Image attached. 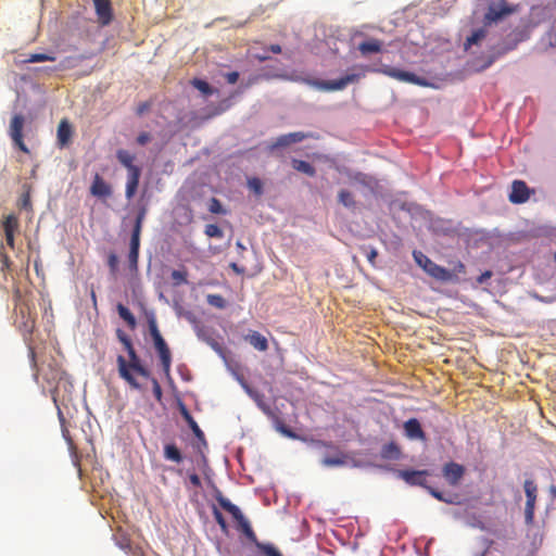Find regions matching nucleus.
<instances>
[{
    "label": "nucleus",
    "instance_id": "f257e3e1",
    "mask_svg": "<svg viewBox=\"0 0 556 556\" xmlns=\"http://www.w3.org/2000/svg\"><path fill=\"white\" fill-rule=\"evenodd\" d=\"M116 337L128 354V359L123 355H118L116 358L118 376L132 389L140 390L141 386L135 378V374L143 378H150V370L142 364L128 334L122 329H117Z\"/></svg>",
    "mask_w": 556,
    "mask_h": 556
},
{
    "label": "nucleus",
    "instance_id": "f03ea898",
    "mask_svg": "<svg viewBox=\"0 0 556 556\" xmlns=\"http://www.w3.org/2000/svg\"><path fill=\"white\" fill-rule=\"evenodd\" d=\"M116 157L118 162L127 169V182L125 195L128 200H130L137 192L139 187L140 177H141V168L134 164L135 155L129 151L119 149L116 152Z\"/></svg>",
    "mask_w": 556,
    "mask_h": 556
},
{
    "label": "nucleus",
    "instance_id": "7ed1b4c3",
    "mask_svg": "<svg viewBox=\"0 0 556 556\" xmlns=\"http://www.w3.org/2000/svg\"><path fill=\"white\" fill-rule=\"evenodd\" d=\"M148 327L154 348L159 354L162 369L166 376H169L172 366V353L159 330L157 321L153 314L148 316Z\"/></svg>",
    "mask_w": 556,
    "mask_h": 556
},
{
    "label": "nucleus",
    "instance_id": "20e7f679",
    "mask_svg": "<svg viewBox=\"0 0 556 556\" xmlns=\"http://www.w3.org/2000/svg\"><path fill=\"white\" fill-rule=\"evenodd\" d=\"M367 71H370L368 66H354L351 73L345 74L339 79L331 80H318L315 83L318 89L324 91H338L345 89L350 84L358 83L363 78Z\"/></svg>",
    "mask_w": 556,
    "mask_h": 556
},
{
    "label": "nucleus",
    "instance_id": "39448f33",
    "mask_svg": "<svg viewBox=\"0 0 556 556\" xmlns=\"http://www.w3.org/2000/svg\"><path fill=\"white\" fill-rule=\"evenodd\" d=\"M430 494L446 504L464 505L471 504L473 497L469 494L467 489H428Z\"/></svg>",
    "mask_w": 556,
    "mask_h": 556
},
{
    "label": "nucleus",
    "instance_id": "423d86ee",
    "mask_svg": "<svg viewBox=\"0 0 556 556\" xmlns=\"http://www.w3.org/2000/svg\"><path fill=\"white\" fill-rule=\"evenodd\" d=\"M413 256L417 265L420 266L432 278L439 281H451L453 279V273L435 264L421 251H414Z\"/></svg>",
    "mask_w": 556,
    "mask_h": 556
},
{
    "label": "nucleus",
    "instance_id": "0eeeda50",
    "mask_svg": "<svg viewBox=\"0 0 556 556\" xmlns=\"http://www.w3.org/2000/svg\"><path fill=\"white\" fill-rule=\"evenodd\" d=\"M375 71L382 73L383 75L391 77L393 79H396L399 81L414 84V85L422 86V87L429 86V83L425 78L419 77L412 72L403 71V70H400L396 67L386 65L382 68L375 70Z\"/></svg>",
    "mask_w": 556,
    "mask_h": 556
},
{
    "label": "nucleus",
    "instance_id": "6e6552de",
    "mask_svg": "<svg viewBox=\"0 0 556 556\" xmlns=\"http://www.w3.org/2000/svg\"><path fill=\"white\" fill-rule=\"evenodd\" d=\"M24 122H25V119H24L23 115H21V114L14 115L10 123L9 134H10V137H11L12 141L14 142V144L22 152L28 154L29 149L27 148V146L24 143V140H23Z\"/></svg>",
    "mask_w": 556,
    "mask_h": 556
},
{
    "label": "nucleus",
    "instance_id": "1a4fd4ad",
    "mask_svg": "<svg viewBox=\"0 0 556 556\" xmlns=\"http://www.w3.org/2000/svg\"><path fill=\"white\" fill-rule=\"evenodd\" d=\"M97 22L101 26H108L114 18V12L111 0H92Z\"/></svg>",
    "mask_w": 556,
    "mask_h": 556
},
{
    "label": "nucleus",
    "instance_id": "9d476101",
    "mask_svg": "<svg viewBox=\"0 0 556 556\" xmlns=\"http://www.w3.org/2000/svg\"><path fill=\"white\" fill-rule=\"evenodd\" d=\"M240 382L248 395L256 403L257 407L268 417H274L275 414L269 404L266 403L264 394L250 387L245 381L241 380Z\"/></svg>",
    "mask_w": 556,
    "mask_h": 556
},
{
    "label": "nucleus",
    "instance_id": "9b49d317",
    "mask_svg": "<svg viewBox=\"0 0 556 556\" xmlns=\"http://www.w3.org/2000/svg\"><path fill=\"white\" fill-rule=\"evenodd\" d=\"M530 189L527 184L522 180H514L511 184V192L509 194V201L514 204H521L529 200Z\"/></svg>",
    "mask_w": 556,
    "mask_h": 556
},
{
    "label": "nucleus",
    "instance_id": "f8f14e48",
    "mask_svg": "<svg viewBox=\"0 0 556 556\" xmlns=\"http://www.w3.org/2000/svg\"><path fill=\"white\" fill-rule=\"evenodd\" d=\"M399 477H401L407 484L426 486V479L429 476L428 470H399Z\"/></svg>",
    "mask_w": 556,
    "mask_h": 556
},
{
    "label": "nucleus",
    "instance_id": "ddd939ff",
    "mask_svg": "<svg viewBox=\"0 0 556 556\" xmlns=\"http://www.w3.org/2000/svg\"><path fill=\"white\" fill-rule=\"evenodd\" d=\"M147 215V208L142 206L136 217L135 226L132 229L131 238H130V248L129 251L139 252L140 248V233L142 229V223Z\"/></svg>",
    "mask_w": 556,
    "mask_h": 556
},
{
    "label": "nucleus",
    "instance_id": "4468645a",
    "mask_svg": "<svg viewBox=\"0 0 556 556\" xmlns=\"http://www.w3.org/2000/svg\"><path fill=\"white\" fill-rule=\"evenodd\" d=\"M404 434L409 440H419L425 442L427 440L426 433L424 432L421 425L418 419L410 418L403 425Z\"/></svg>",
    "mask_w": 556,
    "mask_h": 556
},
{
    "label": "nucleus",
    "instance_id": "2eb2a0df",
    "mask_svg": "<svg viewBox=\"0 0 556 556\" xmlns=\"http://www.w3.org/2000/svg\"><path fill=\"white\" fill-rule=\"evenodd\" d=\"M312 137H313L312 134H306V132H302V131H295V132H289L286 135H281L276 139L275 143L271 146V149L288 147L290 144L301 142V141H303L307 138H312Z\"/></svg>",
    "mask_w": 556,
    "mask_h": 556
},
{
    "label": "nucleus",
    "instance_id": "dca6fc26",
    "mask_svg": "<svg viewBox=\"0 0 556 556\" xmlns=\"http://www.w3.org/2000/svg\"><path fill=\"white\" fill-rule=\"evenodd\" d=\"M90 193L97 198H109L112 194V187L100 176V174L96 173L90 187Z\"/></svg>",
    "mask_w": 556,
    "mask_h": 556
},
{
    "label": "nucleus",
    "instance_id": "f3484780",
    "mask_svg": "<svg viewBox=\"0 0 556 556\" xmlns=\"http://www.w3.org/2000/svg\"><path fill=\"white\" fill-rule=\"evenodd\" d=\"M464 472H465L464 466H462L457 463H454V462H450V463L445 464L443 467V476L445 477L447 482L451 484H456L460 480V478L464 476Z\"/></svg>",
    "mask_w": 556,
    "mask_h": 556
},
{
    "label": "nucleus",
    "instance_id": "a211bd4d",
    "mask_svg": "<svg viewBox=\"0 0 556 556\" xmlns=\"http://www.w3.org/2000/svg\"><path fill=\"white\" fill-rule=\"evenodd\" d=\"M73 129L67 119H62L58 126L56 140L60 148L67 147L71 142Z\"/></svg>",
    "mask_w": 556,
    "mask_h": 556
},
{
    "label": "nucleus",
    "instance_id": "6ab92c4d",
    "mask_svg": "<svg viewBox=\"0 0 556 556\" xmlns=\"http://www.w3.org/2000/svg\"><path fill=\"white\" fill-rule=\"evenodd\" d=\"M383 43L381 40L376 38H370L361 42L357 47L358 51L363 56H368L372 53H380L382 51Z\"/></svg>",
    "mask_w": 556,
    "mask_h": 556
},
{
    "label": "nucleus",
    "instance_id": "aec40b11",
    "mask_svg": "<svg viewBox=\"0 0 556 556\" xmlns=\"http://www.w3.org/2000/svg\"><path fill=\"white\" fill-rule=\"evenodd\" d=\"M244 340L260 352H265L268 350V341L266 337L261 334L258 331H250L247 336H244Z\"/></svg>",
    "mask_w": 556,
    "mask_h": 556
},
{
    "label": "nucleus",
    "instance_id": "412c9836",
    "mask_svg": "<svg viewBox=\"0 0 556 556\" xmlns=\"http://www.w3.org/2000/svg\"><path fill=\"white\" fill-rule=\"evenodd\" d=\"M526 490V508H525V519L527 523H531L533 521L534 516V505L536 501V491L538 489H525Z\"/></svg>",
    "mask_w": 556,
    "mask_h": 556
},
{
    "label": "nucleus",
    "instance_id": "4be33fe9",
    "mask_svg": "<svg viewBox=\"0 0 556 556\" xmlns=\"http://www.w3.org/2000/svg\"><path fill=\"white\" fill-rule=\"evenodd\" d=\"M179 412H180L182 418L186 420V422L190 427V429L192 430V432L194 433V435L202 440L204 438L203 431L200 429L199 425L193 419L190 412L188 410V408L186 407V405L182 402L179 403Z\"/></svg>",
    "mask_w": 556,
    "mask_h": 556
},
{
    "label": "nucleus",
    "instance_id": "5701e85b",
    "mask_svg": "<svg viewBox=\"0 0 556 556\" xmlns=\"http://www.w3.org/2000/svg\"><path fill=\"white\" fill-rule=\"evenodd\" d=\"M215 498L220 507L228 511L233 517V519L241 517L242 513L239 507L232 504L227 497H225L218 489L216 490Z\"/></svg>",
    "mask_w": 556,
    "mask_h": 556
},
{
    "label": "nucleus",
    "instance_id": "b1692460",
    "mask_svg": "<svg viewBox=\"0 0 556 556\" xmlns=\"http://www.w3.org/2000/svg\"><path fill=\"white\" fill-rule=\"evenodd\" d=\"M78 60H81V58H78ZM77 63V58H73V56H68V58H65L60 64L59 66H54V67H39V68H36V72H42L47 75H50L56 71H63V70H68V68H73Z\"/></svg>",
    "mask_w": 556,
    "mask_h": 556
},
{
    "label": "nucleus",
    "instance_id": "393cba45",
    "mask_svg": "<svg viewBox=\"0 0 556 556\" xmlns=\"http://www.w3.org/2000/svg\"><path fill=\"white\" fill-rule=\"evenodd\" d=\"M238 522L239 530L244 536L254 545L258 542L255 532L253 531L249 520L241 514V517L235 518Z\"/></svg>",
    "mask_w": 556,
    "mask_h": 556
},
{
    "label": "nucleus",
    "instance_id": "a878e982",
    "mask_svg": "<svg viewBox=\"0 0 556 556\" xmlns=\"http://www.w3.org/2000/svg\"><path fill=\"white\" fill-rule=\"evenodd\" d=\"M401 448L395 442H389L381 447L380 456L383 459L396 460L401 457Z\"/></svg>",
    "mask_w": 556,
    "mask_h": 556
},
{
    "label": "nucleus",
    "instance_id": "bb28decb",
    "mask_svg": "<svg viewBox=\"0 0 556 556\" xmlns=\"http://www.w3.org/2000/svg\"><path fill=\"white\" fill-rule=\"evenodd\" d=\"M291 165L295 170L303 173L309 177H314L316 175L315 167L306 161L292 159Z\"/></svg>",
    "mask_w": 556,
    "mask_h": 556
},
{
    "label": "nucleus",
    "instance_id": "cd10ccee",
    "mask_svg": "<svg viewBox=\"0 0 556 556\" xmlns=\"http://www.w3.org/2000/svg\"><path fill=\"white\" fill-rule=\"evenodd\" d=\"M59 418H60V421H61V427H62V435L63 438L65 439L67 445H68V450L71 451L72 455H74L76 457V454H77V447L70 434V431L68 429L66 428L65 426V418L62 414V412L59 409Z\"/></svg>",
    "mask_w": 556,
    "mask_h": 556
},
{
    "label": "nucleus",
    "instance_id": "c85d7f7f",
    "mask_svg": "<svg viewBox=\"0 0 556 556\" xmlns=\"http://www.w3.org/2000/svg\"><path fill=\"white\" fill-rule=\"evenodd\" d=\"M338 201L348 208L354 210L356 207V201L353 193L346 189H341L339 191Z\"/></svg>",
    "mask_w": 556,
    "mask_h": 556
},
{
    "label": "nucleus",
    "instance_id": "c756f323",
    "mask_svg": "<svg viewBox=\"0 0 556 556\" xmlns=\"http://www.w3.org/2000/svg\"><path fill=\"white\" fill-rule=\"evenodd\" d=\"M164 457L167 460L174 463H180L182 460V455L179 448L175 444H166L164 446Z\"/></svg>",
    "mask_w": 556,
    "mask_h": 556
},
{
    "label": "nucleus",
    "instance_id": "7c9ffc66",
    "mask_svg": "<svg viewBox=\"0 0 556 556\" xmlns=\"http://www.w3.org/2000/svg\"><path fill=\"white\" fill-rule=\"evenodd\" d=\"M117 312L119 317L131 328L136 327V318L134 314L123 304H117Z\"/></svg>",
    "mask_w": 556,
    "mask_h": 556
},
{
    "label": "nucleus",
    "instance_id": "2f4dec72",
    "mask_svg": "<svg viewBox=\"0 0 556 556\" xmlns=\"http://www.w3.org/2000/svg\"><path fill=\"white\" fill-rule=\"evenodd\" d=\"M271 418L274 419L275 428L277 431H279L281 434H283L290 439H299V435L292 429L287 427L280 418H278L275 415Z\"/></svg>",
    "mask_w": 556,
    "mask_h": 556
},
{
    "label": "nucleus",
    "instance_id": "473e14b6",
    "mask_svg": "<svg viewBox=\"0 0 556 556\" xmlns=\"http://www.w3.org/2000/svg\"><path fill=\"white\" fill-rule=\"evenodd\" d=\"M56 58L53 53H30L25 63L53 62Z\"/></svg>",
    "mask_w": 556,
    "mask_h": 556
},
{
    "label": "nucleus",
    "instance_id": "72a5a7b5",
    "mask_svg": "<svg viewBox=\"0 0 556 556\" xmlns=\"http://www.w3.org/2000/svg\"><path fill=\"white\" fill-rule=\"evenodd\" d=\"M486 36V30L484 28H479L472 31V34L467 38L465 42V48H469L472 45L479 43Z\"/></svg>",
    "mask_w": 556,
    "mask_h": 556
},
{
    "label": "nucleus",
    "instance_id": "f704fd0d",
    "mask_svg": "<svg viewBox=\"0 0 556 556\" xmlns=\"http://www.w3.org/2000/svg\"><path fill=\"white\" fill-rule=\"evenodd\" d=\"M255 546L264 556H282L273 544L262 543L258 541Z\"/></svg>",
    "mask_w": 556,
    "mask_h": 556
},
{
    "label": "nucleus",
    "instance_id": "c9c22d12",
    "mask_svg": "<svg viewBox=\"0 0 556 556\" xmlns=\"http://www.w3.org/2000/svg\"><path fill=\"white\" fill-rule=\"evenodd\" d=\"M255 546L264 556H282L273 544L262 543L258 541Z\"/></svg>",
    "mask_w": 556,
    "mask_h": 556
},
{
    "label": "nucleus",
    "instance_id": "e433bc0d",
    "mask_svg": "<svg viewBox=\"0 0 556 556\" xmlns=\"http://www.w3.org/2000/svg\"><path fill=\"white\" fill-rule=\"evenodd\" d=\"M20 313L22 315L23 321L20 325V328L23 329L25 332L30 333L34 330L35 327V320L29 315L26 317V308L21 307Z\"/></svg>",
    "mask_w": 556,
    "mask_h": 556
},
{
    "label": "nucleus",
    "instance_id": "4c0bfd02",
    "mask_svg": "<svg viewBox=\"0 0 556 556\" xmlns=\"http://www.w3.org/2000/svg\"><path fill=\"white\" fill-rule=\"evenodd\" d=\"M4 232H16L18 229V219L15 215L10 214L2 223Z\"/></svg>",
    "mask_w": 556,
    "mask_h": 556
},
{
    "label": "nucleus",
    "instance_id": "58836bf2",
    "mask_svg": "<svg viewBox=\"0 0 556 556\" xmlns=\"http://www.w3.org/2000/svg\"><path fill=\"white\" fill-rule=\"evenodd\" d=\"M192 86L197 88L200 92H202L204 96H211L214 93V89L211 87V85L202 79L194 78L191 81Z\"/></svg>",
    "mask_w": 556,
    "mask_h": 556
},
{
    "label": "nucleus",
    "instance_id": "ea45409f",
    "mask_svg": "<svg viewBox=\"0 0 556 556\" xmlns=\"http://www.w3.org/2000/svg\"><path fill=\"white\" fill-rule=\"evenodd\" d=\"M207 303L216 308L224 309L227 306V302L220 294H207Z\"/></svg>",
    "mask_w": 556,
    "mask_h": 556
},
{
    "label": "nucleus",
    "instance_id": "a19ab883",
    "mask_svg": "<svg viewBox=\"0 0 556 556\" xmlns=\"http://www.w3.org/2000/svg\"><path fill=\"white\" fill-rule=\"evenodd\" d=\"M501 18H503L502 13L498 12V9L495 5H491L484 16L488 24L497 22Z\"/></svg>",
    "mask_w": 556,
    "mask_h": 556
},
{
    "label": "nucleus",
    "instance_id": "79ce46f5",
    "mask_svg": "<svg viewBox=\"0 0 556 556\" xmlns=\"http://www.w3.org/2000/svg\"><path fill=\"white\" fill-rule=\"evenodd\" d=\"M204 233L210 238H223L224 232L219 226L215 224H208L205 226Z\"/></svg>",
    "mask_w": 556,
    "mask_h": 556
},
{
    "label": "nucleus",
    "instance_id": "37998d69",
    "mask_svg": "<svg viewBox=\"0 0 556 556\" xmlns=\"http://www.w3.org/2000/svg\"><path fill=\"white\" fill-rule=\"evenodd\" d=\"M248 186L256 195L263 194V182L260 178H257V177L249 178Z\"/></svg>",
    "mask_w": 556,
    "mask_h": 556
},
{
    "label": "nucleus",
    "instance_id": "c03bdc74",
    "mask_svg": "<svg viewBox=\"0 0 556 556\" xmlns=\"http://www.w3.org/2000/svg\"><path fill=\"white\" fill-rule=\"evenodd\" d=\"M0 262H1V270L7 271L11 269L12 262L10 261L9 255L5 252L4 245H0Z\"/></svg>",
    "mask_w": 556,
    "mask_h": 556
},
{
    "label": "nucleus",
    "instance_id": "a18cd8bd",
    "mask_svg": "<svg viewBox=\"0 0 556 556\" xmlns=\"http://www.w3.org/2000/svg\"><path fill=\"white\" fill-rule=\"evenodd\" d=\"M170 277L174 281V285L179 286L182 283H187V271L186 270H173Z\"/></svg>",
    "mask_w": 556,
    "mask_h": 556
},
{
    "label": "nucleus",
    "instance_id": "49530a36",
    "mask_svg": "<svg viewBox=\"0 0 556 556\" xmlns=\"http://www.w3.org/2000/svg\"><path fill=\"white\" fill-rule=\"evenodd\" d=\"M213 516H214V519L217 522V525L223 530V532L226 533L228 531L227 522H226L223 514L219 511V509L216 506H213Z\"/></svg>",
    "mask_w": 556,
    "mask_h": 556
},
{
    "label": "nucleus",
    "instance_id": "de8ad7c7",
    "mask_svg": "<svg viewBox=\"0 0 556 556\" xmlns=\"http://www.w3.org/2000/svg\"><path fill=\"white\" fill-rule=\"evenodd\" d=\"M345 464V457L344 456H334V457H325L323 459V465L327 467H334V466H341Z\"/></svg>",
    "mask_w": 556,
    "mask_h": 556
},
{
    "label": "nucleus",
    "instance_id": "09e8293b",
    "mask_svg": "<svg viewBox=\"0 0 556 556\" xmlns=\"http://www.w3.org/2000/svg\"><path fill=\"white\" fill-rule=\"evenodd\" d=\"M208 211L213 214H225V210L223 208V205L220 201L216 198H212L208 203Z\"/></svg>",
    "mask_w": 556,
    "mask_h": 556
},
{
    "label": "nucleus",
    "instance_id": "8fccbe9b",
    "mask_svg": "<svg viewBox=\"0 0 556 556\" xmlns=\"http://www.w3.org/2000/svg\"><path fill=\"white\" fill-rule=\"evenodd\" d=\"M148 379H149V380L151 381V383H152L153 394H154L155 399H156L159 402H161V401H162V396H163V392H162V388H161V386H160V383H159L157 379H156V378H154V377H152L151 375H150V378H148Z\"/></svg>",
    "mask_w": 556,
    "mask_h": 556
},
{
    "label": "nucleus",
    "instance_id": "3c124183",
    "mask_svg": "<svg viewBox=\"0 0 556 556\" xmlns=\"http://www.w3.org/2000/svg\"><path fill=\"white\" fill-rule=\"evenodd\" d=\"M138 260H139V252L129 251V253H128V263H129V269L131 271H137V269H138Z\"/></svg>",
    "mask_w": 556,
    "mask_h": 556
},
{
    "label": "nucleus",
    "instance_id": "603ef678",
    "mask_svg": "<svg viewBox=\"0 0 556 556\" xmlns=\"http://www.w3.org/2000/svg\"><path fill=\"white\" fill-rule=\"evenodd\" d=\"M495 7L498 9V12L502 13L503 17L514 12V9L505 0H501Z\"/></svg>",
    "mask_w": 556,
    "mask_h": 556
},
{
    "label": "nucleus",
    "instance_id": "864d4df0",
    "mask_svg": "<svg viewBox=\"0 0 556 556\" xmlns=\"http://www.w3.org/2000/svg\"><path fill=\"white\" fill-rule=\"evenodd\" d=\"M108 265L111 269L112 273H115L116 269H117V265H118V258L116 256V254L114 253H111L108 257Z\"/></svg>",
    "mask_w": 556,
    "mask_h": 556
},
{
    "label": "nucleus",
    "instance_id": "5fc2aeb1",
    "mask_svg": "<svg viewBox=\"0 0 556 556\" xmlns=\"http://www.w3.org/2000/svg\"><path fill=\"white\" fill-rule=\"evenodd\" d=\"M364 251H365V255H366L367 260L369 261V263L374 265L375 260L378 256L377 250L374 248H370L369 250L364 249Z\"/></svg>",
    "mask_w": 556,
    "mask_h": 556
},
{
    "label": "nucleus",
    "instance_id": "6e6d98bb",
    "mask_svg": "<svg viewBox=\"0 0 556 556\" xmlns=\"http://www.w3.org/2000/svg\"><path fill=\"white\" fill-rule=\"evenodd\" d=\"M225 78L228 84H236L239 79V73L238 72H230L225 75Z\"/></svg>",
    "mask_w": 556,
    "mask_h": 556
},
{
    "label": "nucleus",
    "instance_id": "4d7b16f0",
    "mask_svg": "<svg viewBox=\"0 0 556 556\" xmlns=\"http://www.w3.org/2000/svg\"><path fill=\"white\" fill-rule=\"evenodd\" d=\"M4 236H5V243H7V245H9L11 249H14V247H15V240H14L15 232H4Z\"/></svg>",
    "mask_w": 556,
    "mask_h": 556
},
{
    "label": "nucleus",
    "instance_id": "13d9d810",
    "mask_svg": "<svg viewBox=\"0 0 556 556\" xmlns=\"http://www.w3.org/2000/svg\"><path fill=\"white\" fill-rule=\"evenodd\" d=\"M150 139H151V137H150V135L148 132H141L137 137V142L140 146H144V144H147L150 141Z\"/></svg>",
    "mask_w": 556,
    "mask_h": 556
},
{
    "label": "nucleus",
    "instance_id": "bf43d9fd",
    "mask_svg": "<svg viewBox=\"0 0 556 556\" xmlns=\"http://www.w3.org/2000/svg\"><path fill=\"white\" fill-rule=\"evenodd\" d=\"M492 271L491 270H485L483 271L478 278H477V282L482 285L488 279H490L492 277Z\"/></svg>",
    "mask_w": 556,
    "mask_h": 556
},
{
    "label": "nucleus",
    "instance_id": "052dcab7",
    "mask_svg": "<svg viewBox=\"0 0 556 556\" xmlns=\"http://www.w3.org/2000/svg\"><path fill=\"white\" fill-rule=\"evenodd\" d=\"M453 270L454 273L463 274L465 273V265L460 261H458L455 263Z\"/></svg>",
    "mask_w": 556,
    "mask_h": 556
},
{
    "label": "nucleus",
    "instance_id": "680f3d73",
    "mask_svg": "<svg viewBox=\"0 0 556 556\" xmlns=\"http://www.w3.org/2000/svg\"><path fill=\"white\" fill-rule=\"evenodd\" d=\"M189 480H190V482H191L194 486H199V485H200V483H201V482H200V478H199V476H198L197 473H191V475L189 476Z\"/></svg>",
    "mask_w": 556,
    "mask_h": 556
},
{
    "label": "nucleus",
    "instance_id": "e2e57ef3",
    "mask_svg": "<svg viewBox=\"0 0 556 556\" xmlns=\"http://www.w3.org/2000/svg\"><path fill=\"white\" fill-rule=\"evenodd\" d=\"M22 205L23 207L27 208L28 206H30V199H29V194L26 193L23 195L22 198Z\"/></svg>",
    "mask_w": 556,
    "mask_h": 556
},
{
    "label": "nucleus",
    "instance_id": "0e129e2a",
    "mask_svg": "<svg viewBox=\"0 0 556 556\" xmlns=\"http://www.w3.org/2000/svg\"><path fill=\"white\" fill-rule=\"evenodd\" d=\"M268 51H270L273 53H280L281 52V47L279 45H270L268 47Z\"/></svg>",
    "mask_w": 556,
    "mask_h": 556
},
{
    "label": "nucleus",
    "instance_id": "69168bd1",
    "mask_svg": "<svg viewBox=\"0 0 556 556\" xmlns=\"http://www.w3.org/2000/svg\"><path fill=\"white\" fill-rule=\"evenodd\" d=\"M230 267H231V268H232L237 274H242V273L244 271V269H243V268H240V267L238 266V264H236V263H231V264H230Z\"/></svg>",
    "mask_w": 556,
    "mask_h": 556
},
{
    "label": "nucleus",
    "instance_id": "338daca9",
    "mask_svg": "<svg viewBox=\"0 0 556 556\" xmlns=\"http://www.w3.org/2000/svg\"><path fill=\"white\" fill-rule=\"evenodd\" d=\"M91 300H92L93 304L96 305L97 304V295L93 290L91 291Z\"/></svg>",
    "mask_w": 556,
    "mask_h": 556
},
{
    "label": "nucleus",
    "instance_id": "774afa93",
    "mask_svg": "<svg viewBox=\"0 0 556 556\" xmlns=\"http://www.w3.org/2000/svg\"><path fill=\"white\" fill-rule=\"evenodd\" d=\"M146 108H147V105H146V104H144V105H142L141 108H139L138 113H139V114H141V113L146 110Z\"/></svg>",
    "mask_w": 556,
    "mask_h": 556
}]
</instances>
